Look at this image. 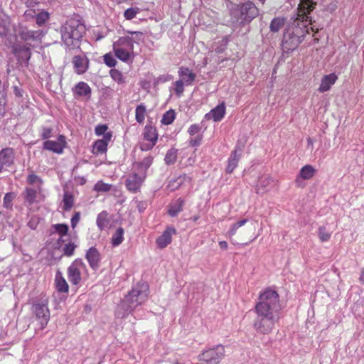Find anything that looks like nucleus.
Returning a JSON list of instances; mask_svg holds the SVG:
<instances>
[{
    "mask_svg": "<svg viewBox=\"0 0 364 364\" xmlns=\"http://www.w3.org/2000/svg\"><path fill=\"white\" fill-rule=\"evenodd\" d=\"M281 309L279 294L276 291L266 289L260 292L254 309L256 317L252 327L256 333L270 334L280 319Z\"/></svg>",
    "mask_w": 364,
    "mask_h": 364,
    "instance_id": "nucleus-1",
    "label": "nucleus"
},
{
    "mask_svg": "<svg viewBox=\"0 0 364 364\" xmlns=\"http://www.w3.org/2000/svg\"><path fill=\"white\" fill-rule=\"evenodd\" d=\"M148 294L149 286L146 283L136 284L122 301L117 311V316L121 318L126 317L129 313L146 301Z\"/></svg>",
    "mask_w": 364,
    "mask_h": 364,
    "instance_id": "nucleus-2",
    "label": "nucleus"
},
{
    "mask_svg": "<svg viewBox=\"0 0 364 364\" xmlns=\"http://www.w3.org/2000/svg\"><path fill=\"white\" fill-rule=\"evenodd\" d=\"M127 33L131 36L120 37L112 45L114 55L124 63L133 61L136 56L134 44H138L143 38V33L139 31H127Z\"/></svg>",
    "mask_w": 364,
    "mask_h": 364,
    "instance_id": "nucleus-3",
    "label": "nucleus"
},
{
    "mask_svg": "<svg viewBox=\"0 0 364 364\" xmlns=\"http://www.w3.org/2000/svg\"><path fill=\"white\" fill-rule=\"evenodd\" d=\"M60 32L63 43L73 49L79 46V43L85 33V26L80 20L70 18L62 25Z\"/></svg>",
    "mask_w": 364,
    "mask_h": 364,
    "instance_id": "nucleus-4",
    "label": "nucleus"
},
{
    "mask_svg": "<svg viewBox=\"0 0 364 364\" xmlns=\"http://www.w3.org/2000/svg\"><path fill=\"white\" fill-rule=\"evenodd\" d=\"M48 305V299L46 296H41L32 304V313L41 330L46 327L50 320V311Z\"/></svg>",
    "mask_w": 364,
    "mask_h": 364,
    "instance_id": "nucleus-5",
    "label": "nucleus"
},
{
    "mask_svg": "<svg viewBox=\"0 0 364 364\" xmlns=\"http://www.w3.org/2000/svg\"><path fill=\"white\" fill-rule=\"evenodd\" d=\"M225 347L217 345L203 350L199 355L198 360L206 364H219L225 357Z\"/></svg>",
    "mask_w": 364,
    "mask_h": 364,
    "instance_id": "nucleus-6",
    "label": "nucleus"
},
{
    "mask_svg": "<svg viewBox=\"0 0 364 364\" xmlns=\"http://www.w3.org/2000/svg\"><path fill=\"white\" fill-rule=\"evenodd\" d=\"M87 271L85 263L80 259L73 261L68 268V280L73 285H78L82 279V273Z\"/></svg>",
    "mask_w": 364,
    "mask_h": 364,
    "instance_id": "nucleus-7",
    "label": "nucleus"
},
{
    "mask_svg": "<svg viewBox=\"0 0 364 364\" xmlns=\"http://www.w3.org/2000/svg\"><path fill=\"white\" fill-rule=\"evenodd\" d=\"M301 3L298 8V14L295 20L297 25L299 26V23H303V26H307V22L311 23V19L309 14L314 9L316 2L314 0H300Z\"/></svg>",
    "mask_w": 364,
    "mask_h": 364,
    "instance_id": "nucleus-8",
    "label": "nucleus"
},
{
    "mask_svg": "<svg viewBox=\"0 0 364 364\" xmlns=\"http://www.w3.org/2000/svg\"><path fill=\"white\" fill-rule=\"evenodd\" d=\"M22 196L27 206L41 203L45 200L42 187L40 186L38 188L26 187Z\"/></svg>",
    "mask_w": 364,
    "mask_h": 364,
    "instance_id": "nucleus-9",
    "label": "nucleus"
},
{
    "mask_svg": "<svg viewBox=\"0 0 364 364\" xmlns=\"http://www.w3.org/2000/svg\"><path fill=\"white\" fill-rule=\"evenodd\" d=\"M15 35L18 36L24 41H41L45 36V32L41 30H29L21 25L18 28H14Z\"/></svg>",
    "mask_w": 364,
    "mask_h": 364,
    "instance_id": "nucleus-10",
    "label": "nucleus"
},
{
    "mask_svg": "<svg viewBox=\"0 0 364 364\" xmlns=\"http://www.w3.org/2000/svg\"><path fill=\"white\" fill-rule=\"evenodd\" d=\"M66 138L63 135H59L57 140H46L43 144V149L53 153L61 154L66 147Z\"/></svg>",
    "mask_w": 364,
    "mask_h": 364,
    "instance_id": "nucleus-11",
    "label": "nucleus"
},
{
    "mask_svg": "<svg viewBox=\"0 0 364 364\" xmlns=\"http://www.w3.org/2000/svg\"><path fill=\"white\" fill-rule=\"evenodd\" d=\"M13 53L20 63H28L31 56V51L28 44L16 43L14 45Z\"/></svg>",
    "mask_w": 364,
    "mask_h": 364,
    "instance_id": "nucleus-12",
    "label": "nucleus"
},
{
    "mask_svg": "<svg viewBox=\"0 0 364 364\" xmlns=\"http://www.w3.org/2000/svg\"><path fill=\"white\" fill-rule=\"evenodd\" d=\"M241 16L245 21H250L259 14L258 9L251 1H247L240 6Z\"/></svg>",
    "mask_w": 364,
    "mask_h": 364,
    "instance_id": "nucleus-13",
    "label": "nucleus"
},
{
    "mask_svg": "<svg viewBox=\"0 0 364 364\" xmlns=\"http://www.w3.org/2000/svg\"><path fill=\"white\" fill-rule=\"evenodd\" d=\"M14 160V151L11 148H5L0 151V173L11 166Z\"/></svg>",
    "mask_w": 364,
    "mask_h": 364,
    "instance_id": "nucleus-14",
    "label": "nucleus"
},
{
    "mask_svg": "<svg viewBox=\"0 0 364 364\" xmlns=\"http://www.w3.org/2000/svg\"><path fill=\"white\" fill-rule=\"evenodd\" d=\"M144 180V178L134 171L128 176L126 181V187L129 191L136 193L139 191Z\"/></svg>",
    "mask_w": 364,
    "mask_h": 364,
    "instance_id": "nucleus-15",
    "label": "nucleus"
},
{
    "mask_svg": "<svg viewBox=\"0 0 364 364\" xmlns=\"http://www.w3.org/2000/svg\"><path fill=\"white\" fill-rule=\"evenodd\" d=\"M176 234V230L173 226H168L162 235L156 239L157 246L161 249L165 248L171 242L172 237Z\"/></svg>",
    "mask_w": 364,
    "mask_h": 364,
    "instance_id": "nucleus-16",
    "label": "nucleus"
},
{
    "mask_svg": "<svg viewBox=\"0 0 364 364\" xmlns=\"http://www.w3.org/2000/svg\"><path fill=\"white\" fill-rule=\"evenodd\" d=\"M85 258L92 269L96 271L99 269L102 258L100 252L95 247L88 249Z\"/></svg>",
    "mask_w": 364,
    "mask_h": 364,
    "instance_id": "nucleus-17",
    "label": "nucleus"
},
{
    "mask_svg": "<svg viewBox=\"0 0 364 364\" xmlns=\"http://www.w3.org/2000/svg\"><path fill=\"white\" fill-rule=\"evenodd\" d=\"M226 113V107L224 102L212 109L208 113L205 114V118L207 120L213 119L214 122H220Z\"/></svg>",
    "mask_w": 364,
    "mask_h": 364,
    "instance_id": "nucleus-18",
    "label": "nucleus"
},
{
    "mask_svg": "<svg viewBox=\"0 0 364 364\" xmlns=\"http://www.w3.org/2000/svg\"><path fill=\"white\" fill-rule=\"evenodd\" d=\"M303 37V36L296 35L284 36L282 43L283 49L287 51L294 50L301 43Z\"/></svg>",
    "mask_w": 364,
    "mask_h": 364,
    "instance_id": "nucleus-19",
    "label": "nucleus"
},
{
    "mask_svg": "<svg viewBox=\"0 0 364 364\" xmlns=\"http://www.w3.org/2000/svg\"><path fill=\"white\" fill-rule=\"evenodd\" d=\"M153 163V157L149 156L145 157L141 161L136 162L133 165L134 171L136 172L141 177L146 178V171Z\"/></svg>",
    "mask_w": 364,
    "mask_h": 364,
    "instance_id": "nucleus-20",
    "label": "nucleus"
},
{
    "mask_svg": "<svg viewBox=\"0 0 364 364\" xmlns=\"http://www.w3.org/2000/svg\"><path fill=\"white\" fill-rule=\"evenodd\" d=\"M242 152V148H240L237 146L235 150L231 152V154L228 161V166L226 167L227 173H232L235 168L237 166Z\"/></svg>",
    "mask_w": 364,
    "mask_h": 364,
    "instance_id": "nucleus-21",
    "label": "nucleus"
},
{
    "mask_svg": "<svg viewBox=\"0 0 364 364\" xmlns=\"http://www.w3.org/2000/svg\"><path fill=\"white\" fill-rule=\"evenodd\" d=\"M191 181V178L187 175L180 176L176 178L170 180L167 185V188L173 192L186 184L190 186Z\"/></svg>",
    "mask_w": 364,
    "mask_h": 364,
    "instance_id": "nucleus-22",
    "label": "nucleus"
},
{
    "mask_svg": "<svg viewBox=\"0 0 364 364\" xmlns=\"http://www.w3.org/2000/svg\"><path fill=\"white\" fill-rule=\"evenodd\" d=\"M338 79L337 75L335 73H330L324 75L321 80V84L318 88L319 92H325L331 88V87L336 83Z\"/></svg>",
    "mask_w": 364,
    "mask_h": 364,
    "instance_id": "nucleus-23",
    "label": "nucleus"
},
{
    "mask_svg": "<svg viewBox=\"0 0 364 364\" xmlns=\"http://www.w3.org/2000/svg\"><path fill=\"white\" fill-rule=\"evenodd\" d=\"M274 181L270 176H262L258 181L257 186V193L263 194L268 191L274 185Z\"/></svg>",
    "mask_w": 364,
    "mask_h": 364,
    "instance_id": "nucleus-24",
    "label": "nucleus"
},
{
    "mask_svg": "<svg viewBox=\"0 0 364 364\" xmlns=\"http://www.w3.org/2000/svg\"><path fill=\"white\" fill-rule=\"evenodd\" d=\"M75 70L77 74H83L88 69L89 60L85 56L75 55L73 59Z\"/></svg>",
    "mask_w": 364,
    "mask_h": 364,
    "instance_id": "nucleus-25",
    "label": "nucleus"
},
{
    "mask_svg": "<svg viewBox=\"0 0 364 364\" xmlns=\"http://www.w3.org/2000/svg\"><path fill=\"white\" fill-rule=\"evenodd\" d=\"M185 205V200L182 198H178L172 201L168 206V214L171 217H176L181 213Z\"/></svg>",
    "mask_w": 364,
    "mask_h": 364,
    "instance_id": "nucleus-26",
    "label": "nucleus"
},
{
    "mask_svg": "<svg viewBox=\"0 0 364 364\" xmlns=\"http://www.w3.org/2000/svg\"><path fill=\"white\" fill-rule=\"evenodd\" d=\"M178 73L180 77L179 80H182L186 85H192L193 82L196 79V74L186 67H181Z\"/></svg>",
    "mask_w": 364,
    "mask_h": 364,
    "instance_id": "nucleus-27",
    "label": "nucleus"
},
{
    "mask_svg": "<svg viewBox=\"0 0 364 364\" xmlns=\"http://www.w3.org/2000/svg\"><path fill=\"white\" fill-rule=\"evenodd\" d=\"M316 173V168H314L311 165H305L301 168L295 181L296 183H299L300 179L309 180L314 177Z\"/></svg>",
    "mask_w": 364,
    "mask_h": 364,
    "instance_id": "nucleus-28",
    "label": "nucleus"
},
{
    "mask_svg": "<svg viewBox=\"0 0 364 364\" xmlns=\"http://www.w3.org/2000/svg\"><path fill=\"white\" fill-rule=\"evenodd\" d=\"M11 31L9 17L4 13H0V37H6Z\"/></svg>",
    "mask_w": 364,
    "mask_h": 364,
    "instance_id": "nucleus-29",
    "label": "nucleus"
},
{
    "mask_svg": "<svg viewBox=\"0 0 364 364\" xmlns=\"http://www.w3.org/2000/svg\"><path fill=\"white\" fill-rule=\"evenodd\" d=\"M74 94L79 97H86L89 98L91 95L90 86L85 82H78L73 89Z\"/></svg>",
    "mask_w": 364,
    "mask_h": 364,
    "instance_id": "nucleus-30",
    "label": "nucleus"
},
{
    "mask_svg": "<svg viewBox=\"0 0 364 364\" xmlns=\"http://www.w3.org/2000/svg\"><path fill=\"white\" fill-rule=\"evenodd\" d=\"M55 284L58 291L61 293H67L68 291V284L59 271L55 274Z\"/></svg>",
    "mask_w": 364,
    "mask_h": 364,
    "instance_id": "nucleus-31",
    "label": "nucleus"
},
{
    "mask_svg": "<svg viewBox=\"0 0 364 364\" xmlns=\"http://www.w3.org/2000/svg\"><path fill=\"white\" fill-rule=\"evenodd\" d=\"M96 224L100 230H103L108 227L109 224V219L108 218L107 212L102 211L98 214Z\"/></svg>",
    "mask_w": 364,
    "mask_h": 364,
    "instance_id": "nucleus-32",
    "label": "nucleus"
},
{
    "mask_svg": "<svg viewBox=\"0 0 364 364\" xmlns=\"http://www.w3.org/2000/svg\"><path fill=\"white\" fill-rule=\"evenodd\" d=\"M107 146L108 145L105 142L98 139L95 141L92 146V153L94 155L105 154L107 151Z\"/></svg>",
    "mask_w": 364,
    "mask_h": 364,
    "instance_id": "nucleus-33",
    "label": "nucleus"
},
{
    "mask_svg": "<svg viewBox=\"0 0 364 364\" xmlns=\"http://www.w3.org/2000/svg\"><path fill=\"white\" fill-rule=\"evenodd\" d=\"M144 139L150 142L154 141L156 144L158 139L156 129L151 127H146L144 132Z\"/></svg>",
    "mask_w": 364,
    "mask_h": 364,
    "instance_id": "nucleus-34",
    "label": "nucleus"
},
{
    "mask_svg": "<svg viewBox=\"0 0 364 364\" xmlns=\"http://www.w3.org/2000/svg\"><path fill=\"white\" fill-rule=\"evenodd\" d=\"M146 115V107L144 104L136 106L135 109V119L139 124H143Z\"/></svg>",
    "mask_w": 364,
    "mask_h": 364,
    "instance_id": "nucleus-35",
    "label": "nucleus"
},
{
    "mask_svg": "<svg viewBox=\"0 0 364 364\" xmlns=\"http://www.w3.org/2000/svg\"><path fill=\"white\" fill-rule=\"evenodd\" d=\"M124 229L121 227L118 228L112 237V244L116 247L119 245L124 240Z\"/></svg>",
    "mask_w": 364,
    "mask_h": 364,
    "instance_id": "nucleus-36",
    "label": "nucleus"
},
{
    "mask_svg": "<svg viewBox=\"0 0 364 364\" xmlns=\"http://www.w3.org/2000/svg\"><path fill=\"white\" fill-rule=\"evenodd\" d=\"M63 209L65 211L70 210L74 205V198L73 195L68 192H65L63 199Z\"/></svg>",
    "mask_w": 364,
    "mask_h": 364,
    "instance_id": "nucleus-37",
    "label": "nucleus"
},
{
    "mask_svg": "<svg viewBox=\"0 0 364 364\" xmlns=\"http://www.w3.org/2000/svg\"><path fill=\"white\" fill-rule=\"evenodd\" d=\"M16 194L14 192H9L6 193L3 199V206L8 209L12 210L13 200L16 198Z\"/></svg>",
    "mask_w": 364,
    "mask_h": 364,
    "instance_id": "nucleus-38",
    "label": "nucleus"
},
{
    "mask_svg": "<svg viewBox=\"0 0 364 364\" xmlns=\"http://www.w3.org/2000/svg\"><path fill=\"white\" fill-rule=\"evenodd\" d=\"M318 237L321 242H327L330 240L331 233L327 230L325 226H321L318 230Z\"/></svg>",
    "mask_w": 364,
    "mask_h": 364,
    "instance_id": "nucleus-39",
    "label": "nucleus"
},
{
    "mask_svg": "<svg viewBox=\"0 0 364 364\" xmlns=\"http://www.w3.org/2000/svg\"><path fill=\"white\" fill-rule=\"evenodd\" d=\"M284 25V18H274L270 23V31L272 32H278Z\"/></svg>",
    "mask_w": 364,
    "mask_h": 364,
    "instance_id": "nucleus-40",
    "label": "nucleus"
},
{
    "mask_svg": "<svg viewBox=\"0 0 364 364\" xmlns=\"http://www.w3.org/2000/svg\"><path fill=\"white\" fill-rule=\"evenodd\" d=\"M177 159V150L171 149L168 150L165 156L164 161L167 165L173 164Z\"/></svg>",
    "mask_w": 364,
    "mask_h": 364,
    "instance_id": "nucleus-41",
    "label": "nucleus"
},
{
    "mask_svg": "<svg viewBox=\"0 0 364 364\" xmlns=\"http://www.w3.org/2000/svg\"><path fill=\"white\" fill-rule=\"evenodd\" d=\"M27 182L30 185H36L34 188L42 187L43 180L38 176L31 173L27 177Z\"/></svg>",
    "mask_w": 364,
    "mask_h": 364,
    "instance_id": "nucleus-42",
    "label": "nucleus"
},
{
    "mask_svg": "<svg viewBox=\"0 0 364 364\" xmlns=\"http://www.w3.org/2000/svg\"><path fill=\"white\" fill-rule=\"evenodd\" d=\"M49 19V14L47 11H41L36 14V22L38 26H42Z\"/></svg>",
    "mask_w": 364,
    "mask_h": 364,
    "instance_id": "nucleus-43",
    "label": "nucleus"
},
{
    "mask_svg": "<svg viewBox=\"0 0 364 364\" xmlns=\"http://www.w3.org/2000/svg\"><path fill=\"white\" fill-rule=\"evenodd\" d=\"M175 112L173 110H168L164 114L161 122L166 125L171 124L175 119Z\"/></svg>",
    "mask_w": 364,
    "mask_h": 364,
    "instance_id": "nucleus-44",
    "label": "nucleus"
},
{
    "mask_svg": "<svg viewBox=\"0 0 364 364\" xmlns=\"http://www.w3.org/2000/svg\"><path fill=\"white\" fill-rule=\"evenodd\" d=\"M140 12V9L138 7L134 8H129L125 10L124 13V16L127 20L133 19L136 17V14Z\"/></svg>",
    "mask_w": 364,
    "mask_h": 364,
    "instance_id": "nucleus-45",
    "label": "nucleus"
},
{
    "mask_svg": "<svg viewBox=\"0 0 364 364\" xmlns=\"http://www.w3.org/2000/svg\"><path fill=\"white\" fill-rule=\"evenodd\" d=\"M111 189V185L99 181L94 186V190L97 192H108Z\"/></svg>",
    "mask_w": 364,
    "mask_h": 364,
    "instance_id": "nucleus-46",
    "label": "nucleus"
},
{
    "mask_svg": "<svg viewBox=\"0 0 364 364\" xmlns=\"http://www.w3.org/2000/svg\"><path fill=\"white\" fill-rule=\"evenodd\" d=\"M76 247L77 246L73 242H71L68 244H65V246L63 247V255L67 257H71L72 255H73Z\"/></svg>",
    "mask_w": 364,
    "mask_h": 364,
    "instance_id": "nucleus-47",
    "label": "nucleus"
},
{
    "mask_svg": "<svg viewBox=\"0 0 364 364\" xmlns=\"http://www.w3.org/2000/svg\"><path fill=\"white\" fill-rule=\"evenodd\" d=\"M53 227L60 237H63L68 233V226L65 224H55Z\"/></svg>",
    "mask_w": 364,
    "mask_h": 364,
    "instance_id": "nucleus-48",
    "label": "nucleus"
},
{
    "mask_svg": "<svg viewBox=\"0 0 364 364\" xmlns=\"http://www.w3.org/2000/svg\"><path fill=\"white\" fill-rule=\"evenodd\" d=\"M185 83L182 80H176L174 82V92L178 97H181L184 92Z\"/></svg>",
    "mask_w": 364,
    "mask_h": 364,
    "instance_id": "nucleus-49",
    "label": "nucleus"
},
{
    "mask_svg": "<svg viewBox=\"0 0 364 364\" xmlns=\"http://www.w3.org/2000/svg\"><path fill=\"white\" fill-rule=\"evenodd\" d=\"M104 63L109 68L115 67L117 64V61L112 55V53H106L104 56Z\"/></svg>",
    "mask_w": 364,
    "mask_h": 364,
    "instance_id": "nucleus-50",
    "label": "nucleus"
},
{
    "mask_svg": "<svg viewBox=\"0 0 364 364\" xmlns=\"http://www.w3.org/2000/svg\"><path fill=\"white\" fill-rule=\"evenodd\" d=\"M109 73L110 76L114 81L117 82L118 83H122L124 82L122 74L118 70L112 69Z\"/></svg>",
    "mask_w": 364,
    "mask_h": 364,
    "instance_id": "nucleus-51",
    "label": "nucleus"
},
{
    "mask_svg": "<svg viewBox=\"0 0 364 364\" xmlns=\"http://www.w3.org/2000/svg\"><path fill=\"white\" fill-rule=\"evenodd\" d=\"M53 129L51 127H43L41 136L43 139H48L52 136Z\"/></svg>",
    "mask_w": 364,
    "mask_h": 364,
    "instance_id": "nucleus-52",
    "label": "nucleus"
},
{
    "mask_svg": "<svg viewBox=\"0 0 364 364\" xmlns=\"http://www.w3.org/2000/svg\"><path fill=\"white\" fill-rule=\"evenodd\" d=\"M108 129V127L105 124H99L97 125L95 129V134L97 136H101L107 133V131Z\"/></svg>",
    "mask_w": 364,
    "mask_h": 364,
    "instance_id": "nucleus-53",
    "label": "nucleus"
},
{
    "mask_svg": "<svg viewBox=\"0 0 364 364\" xmlns=\"http://www.w3.org/2000/svg\"><path fill=\"white\" fill-rule=\"evenodd\" d=\"M201 127L196 124H192L188 129V132L191 136L198 134L200 132Z\"/></svg>",
    "mask_w": 364,
    "mask_h": 364,
    "instance_id": "nucleus-54",
    "label": "nucleus"
},
{
    "mask_svg": "<svg viewBox=\"0 0 364 364\" xmlns=\"http://www.w3.org/2000/svg\"><path fill=\"white\" fill-rule=\"evenodd\" d=\"M155 144H156L154 141L150 142V141L144 140L140 145V149L142 151H146L151 149L154 146Z\"/></svg>",
    "mask_w": 364,
    "mask_h": 364,
    "instance_id": "nucleus-55",
    "label": "nucleus"
},
{
    "mask_svg": "<svg viewBox=\"0 0 364 364\" xmlns=\"http://www.w3.org/2000/svg\"><path fill=\"white\" fill-rule=\"evenodd\" d=\"M202 139H203V137L201 135H197L196 137L191 138L189 140L190 146L192 147L198 146L201 143Z\"/></svg>",
    "mask_w": 364,
    "mask_h": 364,
    "instance_id": "nucleus-56",
    "label": "nucleus"
},
{
    "mask_svg": "<svg viewBox=\"0 0 364 364\" xmlns=\"http://www.w3.org/2000/svg\"><path fill=\"white\" fill-rule=\"evenodd\" d=\"M80 219V213L79 212H75L71 218V226L73 228H75L77 223H79Z\"/></svg>",
    "mask_w": 364,
    "mask_h": 364,
    "instance_id": "nucleus-57",
    "label": "nucleus"
},
{
    "mask_svg": "<svg viewBox=\"0 0 364 364\" xmlns=\"http://www.w3.org/2000/svg\"><path fill=\"white\" fill-rule=\"evenodd\" d=\"M13 92L16 97L21 98L23 97V90L21 87L14 85L12 87Z\"/></svg>",
    "mask_w": 364,
    "mask_h": 364,
    "instance_id": "nucleus-58",
    "label": "nucleus"
},
{
    "mask_svg": "<svg viewBox=\"0 0 364 364\" xmlns=\"http://www.w3.org/2000/svg\"><path fill=\"white\" fill-rule=\"evenodd\" d=\"M36 14H37L35 10L30 9L25 11L24 16L27 19L33 18H36Z\"/></svg>",
    "mask_w": 364,
    "mask_h": 364,
    "instance_id": "nucleus-59",
    "label": "nucleus"
},
{
    "mask_svg": "<svg viewBox=\"0 0 364 364\" xmlns=\"http://www.w3.org/2000/svg\"><path fill=\"white\" fill-rule=\"evenodd\" d=\"M238 227L237 226L236 223H233L232 225H231L228 232V235L229 237H232L233 235H235L238 230Z\"/></svg>",
    "mask_w": 364,
    "mask_h": 364,
    "instance_id": "nucleus-60",
    "label": "nucleus"
},
{
    "mask_svg": "<svg viewBox=\"0 0 364 364\" xmlns=\"http://www.w3.org/2000/svg\"><path fill=\"white\" fill-rule=\"evenodd\" d=\"M112 137V132H107L106 134H103V137L100 140L103 141L108 145V143L111 141Z\"/></svg>",
    "mask_w": 364,
    "mask_h": 364,
    "instance_id": "nucleus-61",
    "label": "nucleus"
},
{
    "mask_svg": "<svg viewBox=\"0 0 364 364\" xmlns=\"http://www.w3.org/2000/svg\"><path fill=\"white\" fill-rule=\"evenodd\" d=\"M38 4V2L36 0H28L26 1V5L28 7H34Z\"/></svg>",
    "mask_w": 364,
    "mask_h": 364,
    "instance_id": "nucleus-62",
    "label": "nucleus"
},
{
    "mask_svg": "<svg viewBox=\"0 0 364 364\" xmlns=\"http://www.w3.org/2000/svg\"><path fill=\"white\" fill-rule=\"evenodd\" d=\"M247 221H248L247 219H242V220H240L236 222L235 223H236L237 226L240 228V227L245 225Z\"/></svg>",
    "mask_w": 364,
    "mask_h": 364,
    "instance_id": "nucleus-63",
    "label": "nucleus"
},
{
    "mask_svg": "<svg viewBox=\"0 0 364 364\" xmlns=\"http://www.w3.org/2000/svg\"><path fill=\"white\" fill-rule=\"evenodd\" d=\"M219 246L221 249L226 250L228 248V243L226 241L219 242Z\"/></svg>",
    "mask_w": 364,
    "mask_h": 364,
    "instance_id": "nucleus-64",
    "label": "nucleus"
}]
</instances>
